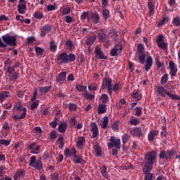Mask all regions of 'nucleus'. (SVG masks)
Returning a JSON list of instances; mask_svg holds the SVG:
<instances>
[{
    "instance_id": "obj_37",
    "label": "nucleus",
    "mask_w": 180,
    "mask_h": 180,
    "mask_svg": "<svg viewBox=\"0 0 180 180\" xmlns=\"http://www.w3.org/2000/svg\"><path fill=\"white\" fill-rule=\"evenodd\" d=\"M156 89L159 94V95H160L161 96H162V98H165V92H167L165 91V89H164L162 86H158L156 87Z\"/></svg>"
},
{
    "instance_id": "obj_52",
    "label": "nucleus",
    "mask_w": 180,
    "mask_h": 180,
    "mask_svg": "<svg viewBox=\"0 0 180 180\" xmlns=\"http://www.w3.org/2000/svg\"><path fill=\"white\" fill-rule=\"evenodd\" d=\"M162 131L160 132V136L162 137H167L168 136V132L167 131V126L163 125L162 127Z\"/></svg>"
},
{
    "instance_id": "obj_25",
    "label": "nucleus",
    "mask_w": 180,
    "mask_h": 180,
    "mask_svg": "<svg viewBox=\"0 0 180 180\" xmlns=\"http://www.w3.org/2000/svg\"><path fill=\"white\" fill-rule=\"evenodd\" d=\"M73 162L75 164H80V165H84L86 163V161L84 160L82 157H79L76 155L73 158Z\"/></svg>"
},
{
    "instance_id": "obj_6",
    "label": "nucleus",
    "mask_w": 180,
    "mask_h": 180,
    "mask_svg": "<svg viewBox=\"0 0 180 180\" xmlns=\"http://www.w3.org/2000/svg\"><path fill=\"white\" fill-rule=\"evenodd\" d=\"M30 167L35 168V169L37 171L43 170V162H41V158H39L37 160L36 156H32L30 160Z\"/></svg>"
},
{
    "instance_id": "obj_1",
    "label": "nucleus",
    "mask_w": 180,
    "mask_h": 180,
    "mask_svg": "<svg viewBox=\"0 0 180 180\" xmlns=\"http://www.w3.org/2000/svg\"><path fill=\"white\" fill-rule=\"evenodd\" d=\"M155 160H157V152L155 150L148 151L146 153L144 157V165L142 169L145 174V180H155L154 174L150 173L153 171V167H154Z\"/></svg>"
},
{
    "instance_id": "obj_44",
    "label": "nucleus",
    "mask_w": 180,
    "mask_h": 180,
    "mask_svg": "<svg viewBox=\"0 0 180 180\" xmlns=\"http://www.w3.org/2000/svg\"><path fill=\"white\" fill-rule=\"evenodd\" d=\"M158 47H159V49H162V50H164V51H165L168 50V44L165 43L163 41V42L158 44Z\"/></svg>"
},
{
    "instance_id": "obj_10",
    "label": "nucleus",
    "mask_w": 180,
    "mask_h": 180,
    "mask_svg": "<svg viewBox=\"0 0 180 180\" xmlns=\"http://www.w3.org/2000/svg\"><path fill=\"white\" fill-rule=\"evenodd\" d=\"M18 12L21 15H25L26 11H27V6H26V1L25 0H20L19 4L17 6Z\"/></svg>"
},
{
    "instance_id": "obj_8",
    "label": "nucleus",
    "mask_w": 180,
    "mask_h": 180,
    "mask_svg": "<svg viewBox=\"0 0 180 180\" xmlns=\"http://www.w3.org/2000/svg\"><path fill=\"white\" fill-rule=\"evenodd\" d=\"M169 70H170L169 75L172 77L171 79H174V77H176V73L178 72V68L176 64L172 60L169 62Z\"/></svg>"
},
{
    "instance_id": "obj_24",
    "label": "nucleus",
    "mask_w": 180,
    "mask_h": 180,
    "mask_svg": "<svg viewBox=\"0 0 180 180\" xmlns=\"http://www.w3.org/2000/svg\"><path fill=\"white\" fill-rule=\"evenodd\" d=\"M148 7L149 11V16H153L154 15V13L155 12V6L153 2H151L150 0L148 1Z\"/></svg>"
},
{
    "instance_id": "obj_35",
    "label": "nucleus",
    "mask_w": 180,
    "mask_h": 180,
    "mask_svg": "<svg viewBox=\"0 0 180 180\" xmlns=\"http://www.w3.org/2000/svg\"><path fill=\"white\" fill-rule=\"evenodd\" d=\"M56 143H58V144L59 150H63V148H64V146H65V143H64V138H63V136L59 137L57 139Z\"/></svg>"
},
{
    "instance_id": "obj_17",
    "label": "nucleus",
    "mask_w": 180,
    "mask_h": 180,
    "mask_svg": "<svg viewBox=\"0 0 180 180\" xmlns=\"http://www.w3.org/2000/svg\"><path fill=\"white\" fill-rule=\"evenodd\" d=\"M64 155L67 158L75 157L77 155V149L74 147L72 149L67 148L64 150Z\"/></svg>"
},
{
    "instance_id": "obj_39",
    "label": "nucleus",
    "mask_w": 180,
    "mask_h": 180,
    "mask_svg": "<svg viewBox=\"0 0 180 180\" xmlns=\"http://www.w3.org/2000/svg\"><path fill=\"white\" fill-rule=\"evenodd\" d=\"M39 91L41 94H47L49 91H51V86H46L39 87Z\"/></svg>"
},
{
    "instance_id": "obj_22",
    "label": "nucleus",
    "mask_w": 180,
    "mask_h": 180,
    "mask_svg": "<svg viewBox=\"0 0 180 180\" xmlns=\"http://www.w3.org/2000/svg\"><path fill=\"white\" fill-rule=\"evenodd\" d=\"M100 124L104 130H106L108 127H109V117L108 116H105L103 118V120L101 121Z\"/></svg>"
},
{
    "instance_id": "obj_13",
    "label": "nucleus",
    "mask_w": 180,
    "mask_h": 180,
    "mask_svg": "<svg viewBox=\"0 0 180 180\" xmlns=\"http://www.w3.org/2000/svg\"><path fill=\"white\" fill-rule=\"evenodd\" d=\"M96 56L98 57V60H107L108 57L105 56V53H103V51H102V49L100 47L96 46L95 48L94 51Z\"/></svg>"
},
{
    "instance_id": "obj_30",
    "label": "nucleus",
    "mask_w": 180,
    "mask_h": 180,
    "mask_svg": "<svg viewBox=\"0 0 180 180\" xmlns=\"http://www.w3.org/2000/svg\"><path fill=\"white\" fill-rule=\"evenodd\" d=\"M98 115L106 113L108 108H106V104H99L97 108Z\"/></svg>"
},
{
    "instance_id": "obj_31",
    "label": "nucleus",
    "mask_w": 180,
    "mask_h": 180,
    "mask_svg": "<svg viewBox=\"0 0 180 180\" xmlns=\"http://www.w3.org/2000/svg\"><path fill=\"white\" fill-rule=\"evenodd\" d=\"M95 40H96V35H92L90 36L89 38L86 40V44L87 46H92L95 43Z\"/></svg>"
},
{
    "instance_id": "obj_4",
    "label": "nucleus",
    "mask_w": 180,
    "mask_h": 180,
    "mask_svg": "<svg viewBox=\"0 0 180 180\" xmlns=\"http://www.w3.org/2000/svg\"><path fill=\"white\" fill-rule=\"evenodd\" d=\"M77 60V56L74 53H67L62 52L57 57V61H60V64H69Z\"/></svg>"
},
{
    "instance_id": "obj_53",
    "label": "nucleus",
    "mask_w": 180,
    "mask_h": 180,
    "mask_svg": "<svg viewBox=\"0 0 180 180\" xmlns=\"http://www.w3.org/2000/svg\"><path fill=\"white\" fill-rule=\"evenodd\" d=\"M111 128L114 131H119V121H115L111 125Z\"/></svg>"
},
{
    "instance_id": "obj_18",
    "label": "nucleus",
    "mask_w": 180,
    "mask_h": 180,
    "mask_svg": "<svg viewBox=\"0 0 180 180\" xmlns=\"http://www.w3.org/2000/svg\"><path fill=\"white\" fill-rule=\"evenodd\" d=\"M110 143H112L114 147L117 150H120V139H116L115 136H111L110 139Z\"/></svg>"
},
{
    "instance_id": "obj_58",
    "label": "nucleus",
    "mask_w": 180,
    "mask_h": 180,
    "mask_svg": "<svg viewBox=\"0 0 180 180\" xmlns=\"http://www.w3.org/2000/svg\"><path fill=\"white\" fill-rule=\"evenodd\" d=\"M165 37L164 35L161 34L158 35V37L156 38V43H157V44H160V43L164 42V38Z\"/></svg>"
},
{
    "instance_id": "obj_50",
    "label": "nucleus",
    "mask_w": 180,
    "mask_h": 180,
    "mask_svg": "<svg viewBox=\"0 0 180 180\" xmlns=\"http://www.w3.org/2000/svg\"><path fill=\"white\" fill-rule=\"evenodd\" d=\"M77 118H75V117H72V118H70L69 123H70V127L73 128L75 127V126H77Z\"/></svg>"
},
{
    "instance_id": "obj_43",
    "label": "nucleus",
    "mask_w": 180,
    "mask_h": 180,
    "mask_svg": "<svg viewBox=\"0 0 180 180\" xmlns=\"http://www.w3.org/2000/svg\"><path fill=\"white\" fill-rule=\"evenodd\" d=\"M100 99L103 102V105H105L109 102V96H108L106 94H103L101 95Z\"/></svg>"
},
{
    "instance_id": "obj_21",
    "label": "nucleus",
    "mask_w": 180,
    "mask_h": 180,
    "mask_svg": "<svg viewBox=\"0 0 180 180\" xmlns=\"http://www.w3.org/2000/svg\"><path fill=\"white\" fill-rule=\"evenodd\" d=\"M100 172L103 176L105 179H109V173H108V167L103 165L100 167Z\"/></svg>"
},
{
    "instance_id": "obj_60",
    "label": "nucleus",
    "mask_w": 180,
    "mask_h": 180,
    "mask_svg": "<svg viewBox=\"0 0 180 180\" xmlns=\"http://www.w3.org/2000/svg\"><path fill=\"white\" fill-rule=\"evenodd\" d=\"M34 17L35 19H43V13L40 11H35L34 13Z\"/></svg>"
},
{
    "instance_id": "obj_62",
    "label": "nucleus",
    "mask_w": 180,
    "mask_h": 180,
    "mask_svg": "<svg viewBox=\"0 0 180 180\" xmlns=\"http://www.w3.org/2000/svg\"><path fill=\"white\" fill-rule=\"evenodd\" d=\"M135 110V116H141V115L143 114V111L141 110V107H136Z\"/></svg>"
},
{
    "instance_id": "obj_16",
    "label": "nucleus",
    "mask_w": 180,
    "mask_h": 180,
    "mask_svg": "<svg viewBox=\"0 0 180 180\" xmlns=\"http://www.w3.org/2000/svg\"><path fill=\"white\" fill-rule=\"evenodd\" d=\"M160 134V131L159 130H151L148 134V141L149 143H151L154 141V139L157 136Z\"/></svg>"
},
{
    "instance_id": "obj_27",
    "label": "nucleus",
    "mask_w": 180,
    "mask_h": 180,
    "mask_svg": "<svg viewBox=\"0 0 180 180\" xmlns=\"http://www.w3.org/2000/svg\"><path fill=\"white\" fill-rule=\"evenodd\" d=\"M67 78V72H61L58 76L56 77V82L60 83L63 81H65Z\"/></svg>"
},
{
    "instance_id": "obj_55",
    "label": "nucleus",
    "mask_w": 180,
    "mask_h": 180,
    "mask_svg": "<svg viewBox=\"0 0 180 180\" xmlns=\"http://www.w3.org/2000/svg\"><path fill=\"white\" fill-rule=\"evenodd\" d=\"M130 139V135L127 134H124L122 136V143L124 145L126 143L129 141V139Z\"/></svg>"
},
{
    "instance_id": "obj_51",
    "label": "nucleus",
    "mask_w": 180,
    "mask_h": 180,
    "mask_svg": "<svg viewBox=\"0 0 180 180\" xmlns=\"http://www.w3.org/2000/svg\"><path fill=\"white\" fill-rule=\"evenodd\" d=\"M83 96L86 98L88 99L89 101H92L95 98V95L89 94L88 91H86L84 94Z\"/></svg>"
},
{
    "instance_id": "obj_64",
    "label": "nucleus",
    "mask_w": 180,
    "mask_h": 180,
    "mask_svg": "<svg viewBox=\"0 0 180 180\" xmlns=\"http://www.w3.org/2000/svg\"><path fill=\"white\" fill-rule=\"evenodd\" d=\"M50 139L51 140H56V139H57V131L56 130H53L51 133H50Z\"/></svg>"
},
{
    "instance_id": "obj_54",
    "label": "nucleus",
    "mask_w": 180,
    "mask_h": 180,
    "mask_svg": "<svg viewBox=\"0 0 180 180\" xmlns=\"http://www.w3.org/2000/svg\"><path fill=\"white\" fill-rule=\"evenodd\" d=\"M137 52L139 54L144 53V45L143 44H139L137 45Z\"/></svg>"
},
{
    "instance_id": "obj_57",
    "label": "nucleus",
    "mask_w": 180,
    "mask_h": 180,
    "mask_svg": "<svg viewBox=\"0 0 180 180\" xmlns=\"http://www.w3.org/2000/svg\"><path fill=\"white\" fill-rule=\"evenodd\" d=\"M172 24L174 26H180V18H179V16L173 18Z\"/></svg>"
},
{
    "instance_id": "obj_32",
    "label": "nucleus",
    "mask_w": 180,
    "mask_h": 180,
    "mask_svg": "<svg viewBox=\"0 0 180 180\" xmlns=\"http://www.w3.org/2000/svg\"><path fill=\"white\" fill-rule=\"evenodd\" d=\"M9 95L11 93L9 91H2L0 93V102H4V101H6V98H9Z\"/></svg>"
},
{
    "instance_id": "obj_33",
    "label": "nucleus",
    "mask_w": 180,
    "mask_h": 180,
    "mask_svg": "<svg viewBox=\"0 0 180 180\" xmlns=\"http://www.w3.org/2000/svg\"><path fill=\"white\" fill-rule=\"evenodd\" d=\"M102 15L104 20H108L110 18V11L108 9L104 8L102 10Z\"/></svg>"
},
{
    "instance_id": "obj_56",
    "label": "nucleus",
    "mask_w": 180,
    "mask_h": 180,
    "mask_svg": "<svg viewBox=\"0 0 180 180\" xmlns=\"http://www.w3.org/2000/svg\"><path fill=\"white\" fill-rule=\"evenodd\" d=\"M15 108L18 110V112H22V113L25 112V110L23 109H26V108L23 107L20 103H16Z\"/></svg>"
},
{
    "instance_id": "obj_20",
    "label": "nucleus",
    "mask_w": 180,
    "mask_h": 180,
    "mask_svg": "<svg viewBox=\"0 0 180 180\" xmlns=\"http://www.w3.org/2000/svg\"><path fill=\"white\" fill-rule=\"evenodd\" d=\"M151 67H153V57H151V56H149L147 57L146 61L145 63V70L146 72H148V71H150Z\"/></svg>"
},
{
    "instance_id": "obj_5",
    "label": "nucleus",
    "mask_w": 180,
    "mask_h": 180,
    "mask_svg": "<svg viewBox=\"0 0 180 180\" xmlns=\"http://www.w3.org/2000/svg\"><path fill=\"white\" fill-rule=\"evenodd\" d=\"M175 155H176V150L175 149L162 150L159 154V158L164 160V161H171Z\"/></svg>"
},
{
    "instance_id": "obj_36",
    "label": "nucleus",
    "mask_w": 180,
    "mask_h": 180,
    "mask_svg": "<svg viewBox=\"0 0 180 180\" xmlns=\"http://www.w3.org/2000/svg\"><path fill=\"white\" fill-rule=\"evenodd\" d=\"M50 44V51H52L53 53H56L57 51V43L54 40H51L49 42Z\"/></svg>"
},
{
    "instance_id": "obj_61",
    "label": "nucleus",
    "mask_w": 180,
    "mask_h": 180,
    "mask_svg": "<svg viewBox=\"0 0 180 180\" xmlns=\"http://www.w3.org/2000/svg\"><path fill=\"white\" fill-rule=\"evenodd\" d=\"M76 89L78 91V92H82L86 89V86H82L81 84H77L76 86Z\"/></svg>"
},
{
    "instance_id": "obj_34",
    "label": "nucleus",
    "mask_w": 180,
    "mask_h": 180,
    "mask_svg": "<svg viewBox=\"0 0 180 180\" xmlns=\"http://www.w3.org/2000/svg\"><path fill=\"white\" fill-rule=\"evenodd\" d=\"M132 94L133 99H136V101H140L141 99V94L139 90H134Z\"/></svg>"
},
{
    "instance_id": "obj_2",
    "label": "nucleus",
    "mask_w": 180,
    "mask_h": 180,
    "mask_svg": "<svg viewBox=\"0 0 180 180\" xmlns=\"http://www.w3.org/2000/svg\"><path fill=\"white\" fill-rule=\"evenodd\" d=\"M113 80L110 77H104L102 82L101 89H106L110 96H112L113 92L120 91V83L112 84Z\"/></svg>"
},
{
    "instance_id": "obj_42",
    "label": "nucleus",
    "mask_w": 180,
    "mask_h": 180,
    "mask_svg": "<svg viewBox=\"0 0 180 180\" xmlns=\"http://www.w3.org/2000/svg\"><path fill=\"white\" fill-rule=\"evenodd\" d=\"M39 105H40V101L39 100L32 101V103L30 105L31 110H34V109H37V108H39Z\"/></svg>"
},
{
    "instance_id": "obj_28",
    "label": "nucleus",
    "mask_w": 180,
    "mask_h": 180,
    "mask_svg": "<svg viewBox=\"0 0 180 180\" xmlns=\"http://www.w3.org/2000/svg\"><path fill=\"white\" fill-rule=\"evenodd\" d=\"M91 19L92 20L93 23H99L101 20V17H99V15L98 13L95 12L91 14Z\"/></svg>"
},
{
    "instance_id": "obj_47",
    "label": "nucleus",
    "mask_w": 180,
    "mask_h": 180,
    "mask_svg": "<svg viewBox=\"0 0 180 180\" xmlns=\"http://www.w3.org/2000/svg\"><path fill=\"white\" fill-rule=\"evenodd\" d=\"M169 22V18L165 17L162 20H160L158 23V26H162L164 25H167Z\"/></svg>"
},
{
    "instance_id": "obj_14",
    "label": "nucleus",
    "mask_w": 180,
    "mask_h": 180,
    "mask_svg": "<svg viewBox=\"0 0 180 180\" xmlns=\"http://www.w3.org/2000/svg\"><path fill=\"white\" fill-rule=\"evenodd\" d=\"M91 131L93 134L92 139H96L99 136V129L98 125L95 122H92L91 124Z\"/></svg>"
},
{
    "instance_id": "obj_15",
    "label": "nucleus",
    "mask_w": 180,
    "mask_h": 180,
    "mask_svg": "<svg viewBox=\"0 0 180 180\" xmlns=\"http://www.w3.org/2000/svg\"><path fill=\"white\" fill-rule=\"evenodd\" d=\"M97 34H98V40H99V41H101V43L105 42V41H106V40H108V39H109V37H108V34H106L105 33L104 30H100L97 32Z\"/></svg>"
},
{
    "instance_id": "obj_41",
    "label": "nucleus",
    "mask_w": 180,
    "mask_h": 180,
    "mask_svg": "<svg viewBox=\"0 0 180 180\" xmlns=\"http://www.w3.org/2000/svg\"><path fill=\"white\" fill-rule=\"evenodd\" d=\"M129 124L131 126H137V124H140V120L139 119L131 117L129 120Z\"/></svg>"
},
{
    "instance_id": "obj_59",
    "label": "nucleus",
    "mask_w": 180,
    "mask_h": 180,
    "mask_svg": "<svg viewBox=\"0 0 180 180\" xmlns=\"http://www.w3.org/2000/svg\"><path fill=\"white\" fill-rule=\"evenodd\" d=\"M65 44L68 47H69L68 50H74V44L72 43V41H71V39H68V41H66Z\"/></svg>"
},
{
    "instance_id": "obj_9",
    "label": "nucleus",
    "mask_w": 180,
    "mask_h": 180,
    "mask_svg": "<svg viewBox=\"0 0 180 180\" xmlns=\"http://www.w3.org/2000/svg\"><path fill=\"white\" fill-rule=\"evenodd\" d=\"M41 145H37V142H33L27 147V150H30L31 154H39L40 151Z\"/></svg>"
},
{
    "instance_id": "obj_48",
    "label": "nucleus",
    "mask_w": 180,
    "mask_h": 180,
    "mask_svg": "<svg viewBox=\"0 0 180 180\" xmlns=\"http://www.w3.org/2000/svg\"><path fill=\"white\" fill-rule=\"evenodd\" d=\"M140 64H146V53H140L138 56Z\"/></svg>"
},
{
    "instance_id": "obj_26",
    "label": "nucleus",
    "mask_w": 180,
    "mask_h": 180,
    "mask_svg": "<svg viewBox=\"0 0 180 180\" xmlns=\"http://www.w3.org/2000/svg\"><path fill=\"white\" fill-rule=\"evenodd\" d=\"M77 148H81L85 146V136H79L76 142Z\"/></svg>"
},
{
    "instance_id": "obj_45",
    "label": "nucleus",
    "mask_w": 180,
    "mask_h": 180,
    "mask_svg": "<svg viewBox=\"0 0 180 180\" xmlns=\"http://www.w3.org/2000/svg\"><path fill=\"white\" fill-rule=\"evenodd\" d=\"M167 82H168V74L166 73L161 77L160 84L161 85H166Z\"/></svg>"
},
{
    "instance_id": "obj_40",
    "label": "nucleus",
    "mask_w": 180,
    "mask_h": 180,
    "mask_svg": "<svg viewBox=\"0 0 180 180\" xmlns=\"http://www.w3.org/2000/svg\"><path fill=\"white\" fill-rule=\"evenodd\" d=\"M166 95H168L169 98L172 99L173 101H179L180 100V96H178L177 94H172L169 93V91L165 92Z\"/></svg>"
},
{
    "instance_id": "obj_23",
    "label": "nucleus",
    "mask_w": 180,
    "mask_h": 180,
    "mask_svg": "<svg viewBox=\"0 0 180 180\" xmlns=\"http://www.w3.org/2000/svg\"><path fill=\"white\" fill-rule=\"evenodd\" d=\"M93 148L94 149L96 157L102 156V148H101V146H99V143L94 144Z\"/></svg>"
},
{
    "instance_id": "obj_19",
    "label": "nucleus",
    "mask_w": 180,
    "mask_h": 180,
    "mask_svg": "<svg viewBox=\"0 0 180 180\" xmlns=\"http://www.w3.org/2000/svg\"><path fill=\"white\" fill-rule=\"evenodd\" d=\"M68 128V124H67V122H61L58 125V131H59V133H61L62 134H64V133L67 131Z\"/></svg>"
},
{
    "instance_id": "obj_29",
    "label": "nucleus",
    "mask_w": 180,
    "mask_h": 180,
    "mask_svg": "<svg viewBox=\"0 0 180 180\" xmlns=\"http://www.w3.org/2000/svg\"><path fill=\"white\" fill-rule=\"evenodd\" d=\"M24 112H22L20 116H18L16 115H13L12 118L13 119V120H20L22 119H25V117H26V115H27V113H26V112H27V108H23Z\"/></svg>"
},
{
    "instance_id": "obj_7",
    "label": "nucleus",
    "mask_w": 180,
    "mask_h": 180,
    "mask_svg": "<svg viewBox=\"0 0 180 180\" xmlns=\"http://www.w3.org/2000/svg\"><path fill=\"white\" fill-rule=\"evenodd\" d=\"M123 53V46L120 44H117L114 48H112L110 51V57H117L119 54Z\"/></svg>"
},
{
    "instance_id": "obj_49",
    "label": "nucleus",
    "mask_w": 180,
    "mask_h": 180,
    "mask_svg": "<svg viewBox=\"0 0 180 180\" xmlns=\"http://www.w3.org/2000/svg\"><path fill=\"white\" fill-rule=\"evenodd\" d=\"M35 53H37V56H43L44 49L40 46H35Z\"/></svg>"
},
{
    "instance_id": "obj_11",
    "label": "nucleus",
    "mask_w": 180,
    "mask_h": 180,
    "mask_svg": "<svg viewBox=\"0 0 180 180\" xmlns=\"http://www.w3.org/2000/svg\"><path fill=\"white\" fill-rule=\"evenodd\" d=\"M129 134H131L133 137H138V139L143 137V131L141 130V127H134L133 129L129 131Z\"/></svg>"
},
{
    "instance_id": "obj_63",
    "label": "nucleus",
    "mask_w": 180,
    "mask_h": 180,
    "mask_svg": "<svg viewBox=\"0 0 180 180\" xmlns=\"http://www.w3.org/2000/svg\"><path fill=\"white\" fill-rule=\"evenodd\" d=\"M0 144H2V146H6V147L11 144V141L6 139H0Z\"/></svg>"
},
{
    "instance_id": "obj_12",
    "label": "nucleus",
    "mask_w": 180,
    "mask_h": 180,
    "mask_svg": "<svg viewBox=\"0 0 180 180\" xmlns=\"http://www.w3.org/2000/svg\"><path fill=\"white\" fill-rule=\"evenodd\" d=\"M52 30L51 25L46 24L41 28V37H46V34L50 33Z\"/></svg>"
},
{
    "instance_id": "obj_38",
    "label": "nucleus",
    "mask_w": 180,
    "mask_h": 180,
    "mask_svg": "<svg viewBox=\"0 0 180 180\" xmlns=\"http://www.w3.org/2000/svg\"><path fill=\"white\" fill-rule=\"evenodd\" d=\"M15 173L18 176L19 179H20V178H25V176H26V171L23 170L22 169H18Z\"/></svg>"
},
{
    "instance_id": "obj_46",
    "label": "nucleus",
    "mask_w": 180,
    "mask_h": 180,
    "mask_svg": "<svg viewBox=\"0 0 180 180\" xmlns=\"http://www.w3.org/2000/svg\"><path fill=\"white\" fill-rule=\"evenodd\" d=\"M68 109L70 112H75L78 109V105L75 103H70L68 104Z\"/></svg>"
},
{
    "instance_id": "obj_3",
    "label": "nucleus",
    "mask_w": 180,
    "mask_h": 180,
    "mask_svg": "<svg viewBox=\"0 0 180 180\" xmlns=\"http://www.w3.org/2000/svg\"><path fill=\"white\" fill-rule=\"evenodd\" d=\"M16 44V36H12L9 34H6L0 38V49H5V47H15Z\"/></svg>"
}]
</instances>
